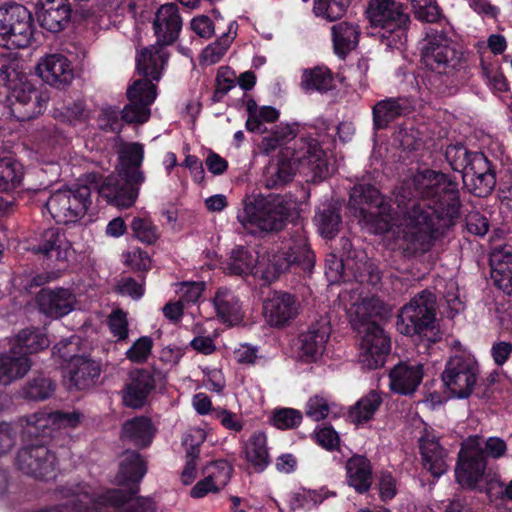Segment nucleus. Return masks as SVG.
<instances>
[{
    "instance_id": "obj_1",
    "label": "nucleus",
    "mask_w": 512,
    "mask_h": 512,
    "mask_svg": "<svg viewBox=\"0 0 512 512\" xmlns=\"http://www.w3.org/2000/svg\"><path fill=\"white\" fill-rule=\"evenodd\" d=\"M402 218L398 228L401 247L408 255L428 252L442 226H449L460 210L458 183L432 169L417 171L404 182L396 195Z\"/></svg>"
},
{
    "instance_id": "obj_2",
    "label": "nucleus",
    "mask_w": 512,
    "mask_h": 512,
    "mask_svg": "<svg viewBox=\"0 0 512 512\" xmlns=\"http://www.w3.org/2000/svg\"><path fill=\"white\" fill-rule=\"evenodd\" d=\"M298 131L296 123H280L263 137L261 149L264 153L280 149L277 162L270 163L263 172L267 188L291 181L297 172L312 182L330 175V166L318 142L314 139H296Z\"/></svg>"
},
{
    "instance_id": "obj_3",
    "label": "nucleus",
    "mask_w": 512,
    "mask_h": 512,
    "mask_svg": "<svg viewBox=\"0 0 512 512\" xmlns=\"http://www.w3.org/2000/svg\"><path fill=\"white\" fill-rule=\"evenodd\" d=\"M156 41L154 45L139 51L136 57L137 71L144 79H138L127 89L129 103L121 111V118L127 123H145L150 117V105L156 98V85L168 61V53Z\"/></svg>"
},
{
    "instance_id": "obj_4",
    "label": "nucleus",
    "mask_w": 512,
    "mask_h": 512,
    "mask_svg": "<svg viewBox=\"0 0 512 512\" xmlns=\"http://www.w3.org/2000/svg\"><path fill=\"white\" fill-rule=\"evenodd\" d=\"M445 158L454 171L462 173L463 183L470 192L478 197L491 193L496 178L483 153H470L462 144H455L446 148Z\"/></svg>"
},
{
    "instance_id": "obj_5",
    "label": "nucleus",
    "mask_w": 512,
    "mask_h": 512,
    "mask_svg": "<svg viewBox=\"0 0 512 512\" xmlns=\"http://www.w3.org/2000/svg\"><path fill=\"white\" fill-rule=\"evenodd\" d=\"M422 59L424 64L432 71L427 75L431 81L435 75L442 74L447 77H462L467 68V63L461 51L444 31L430 29L426 33L422 46Z\"/></svg>"
},
{
    "instance_id": "obj_6",
    "label": "nucleus",
    "mask_w": 512,
    "mask_h": 512,
    "mask_svg": "<svg viewBox=\"0 0 512 512\" xmlns=\"http://www.w3.org/2000/svg\"><path fill=\"white\" fill-rule=\"evenodd\" d=\"M371 27L379 28L386 45L399 49L407 40L410 16L405 6L395 0H370L366 9Z\"/></svg>"
},
{
    "instance_id": "obj_7",
    "label": "nucleus",
    "mask_w": 512,
    "mask_h": 512,
    "mask_svg": "<svg viewBox=\"0 0 512 512\" xmlns=\"http://www.w3.org/2000/svg\"><path fill=\"white\" fill-rule=\"evenodd\" d=\"M349 206L354 216L370 233L380 234L390 229L392 222L390 206L384 202L375 187L369 184L354 186Z\"/></svg>"
},
{
    "instance_id": "obj_8",
    "label": "nucleus",
    "mask_w": 512,
    "mask_h": 512,
    "mask_svg": "<svg viewBox=\"0 0 512 512\" xmlns=\"http://www.w3.org/2000/svg\"><path fill=\"white\" fill-rule=\"evenodd\" d=\"M314 259L315 256L308 245L303 229L298 228L280 248L267 253L266 267L262 271V278L268 283L275 281L292 265H298L304 270H311L314 266Z\"/></svg>"
},
{
    "instance_id": "obj_9",
    "label": "nucleus",
    "mask_w": 512,
    "mask_h": 512,
    "mask_svg": "<svg viewBox=\"0 0 512 512\" xmlns=\"http://www.w3.org/2000/svg\"><path fill=\"white\" fill-rule=\"evenodd\" d=\"M81 184L59 189L51 194L46 201V207L58 223H73L81 219L91 204L92 186L85 177Z\"/></svg>"
},
{
    "instance_id": "obj_10",
    "label": "nucleus",
    "mask_w": 512,
    "mask_h": 512,
    "mask_svg": "<svg viewBox=\"0 0 512 512\" xmlns=\"http://www.w3.org/2000/svg\"><path fill=\"white\" fill-rule=\"evenodd\" d=\"M34 34L33 16L21 4L0 7V47L26 48Z\"/></svg>"
},
{
    "instance_id": "obj_11",
    "label": "nucleus",
    "mask_w": 512,
    "mask_h": 512,
    "mask_svg": "<svg viewBox=\"0 0 512 512\" xmlns=\"http://www.w3.org/2000/svg\"><path fill=\"white\" fill-rule=\"evenodd\" d=\"M436 315V298L423 290L404 305L398 313L397 330L407 336L419 335L432 328Z\"/></svg>"
},
{
    "instance_id": "obj_12",
    "label": "nucleus",
    "mask_w": 512,
    "mask_h": 512,
    "mask_svg": "<svg viewBox=\"0 0 512 512\" xmlns=\"http://www.w3.org/2000/svg\"><path fill=\"white\" fill-rule=\"evenodd\" d=\"M479 367L475 357L466 352L452 355L446 362L442 381L457 398L471 395L478 379Z\"/></svg>"
},
{
    "instance_id": "obj_13",
    "label": "nucleus",
    "mask_w": 512,
    "mask_h": 512,
    "mask_svg": "<svg viewBox=\"0 0 512 512\" xmlns=\"http://www.w3.org/2000/svg\"><path fill=\"white\" fill-rule=\"evenodd\" d=\"M485 470L483 441L479 436H470L461 444L455 469L456 480L463 487L475 489L482 481Z\"/></svg>"
},
{
    "instance_id": "obj_14",
    "label": "nucleus",
    "mask_w": 512,
    "mask_h": 512,
    "mask_svg": "<svg viewBox=\"0 0 512 512\" xmlns=\"http://www.w3.org/2000/svg\"><path fill=\"white\" fill-rule=\"evenodd\" d=\"M85 180L92 186V190H96L108 203L123 208L134 204L141 184L125 179L119 173L102 180L99 173L91 172L85 175Z\"/></svg>"
},
{
    "instance_id": "obj_15",
    "label": "nucleus",
    "mask_w": 512,
    "mask_h": 512,
    "mask_svg": "<svg viewBox=\"0 0 512 512\" xmlns=\"http://www.w3.org/2000/svg\"><path fill=\"white\" fill-rule=\"evenodd\" d=\"M362 333L358 355L359 363L368 370L382 367L391 351L390 337L375 322L367 323Z\"/></svg>"
},
{
    "instance_id": "obj_16",
    "label": "nucleus",
    "mask_w": 512,
    "mask_h": 512,
    "mask_svg": "<svg viewBox=\"0 0 512 512\" xmlns=\"http://www.w3.org/2000/svg\"><path fill=\"white\" fill-rule=\"evenodd\" d=\"M56 456L45 445H28L18 450L15 464L24 474L37 479L54 477Z\"/></svg>"
},
{
    "instance_id": "obj_17",
    "label": "nucleus",
    "mask_w": 512,
    "mask_h": 512,
    "mask_svg": "<svg viewBox=\"0 0 512 512\" xmlns=\"http://www.w3.org/2000/svg\"><path fill=\"white\" fill-rule=\"evenodd\" d=\"M262 315L271 327H284L297 318L301 310L298 298L284 291H274L263 301Z\"/></svg>"
},
{
    "instance_id": "obj_18",
    "label": "nucleus",
    "mask_w": 512,
    "mask_h": 512,
    "mask_svg": "<svg viewBox=\"0 0 512 512\" xmlns=\"http://www.w3.org/2000/svg\"><path fill=\"white\" fill-rule=\"evenodd\" d=\"M45 101L42 93L29 82L12 87L7 97L11 115L18 121H28L39 115Z\"/></svg>"
},
{
    "instance_id": "obj_19",
    "label": "nucleus",
    "mask_w": 512,
    "mask_h": 512,
    "mask_svg": "<svg viewBox=\"0 0 512 512\" xmlns=\"http://www.w3.org/2000/svg\"><path fill=\"white\" fill-rule=\"evenodd\" d=\"M146 473V466L138 452L127 450L121 456L119 464V473L115 477V482L120 486H127V489L117 488L126 495V499L117 508L126 504L133 495L138 492V483Z\"/></svg>"
},
{
    "instance_id": "obj_20",
    "label": "nucleus",
    "mask_w": 512,
    "mask_h": 512,
    "mask_svg": "<svg viewBox=\"0 0 512 512\" xmlns=\"http://www.w3.org/2000/svg\"><path fill=\"white\" fill-rule=\"evenodd\" d=\"M101 374V366L88 356L73 358L66 367L64 375L65 383L69 390H88L98 381Z\"/></svg>"
},
{
    "instance_id": "obj_21",
    "label": "nucleus",
    "mask_w": 512,
    "mask_h": 512,
    "mask_svg": "<svg viewBox=\"0 0 512 512\" xmlns=\"http://www.w3.org/2000/svg\"><path fill=\"white\" fill-rule=\"evenodd\" d=\"M36 302L42 314L52 319H58L74 310L76 298L74 293L67 288H43L38 292Z\"/></svg>"
},
{
    "instance_id": "obj_22",
    "label": "nucleus",
    "mask_w": 512,
    "mask_h": 512,
    "mask_svg": "<svg viewBox=\"0 0 512 512\" xmlns=\"http://www.w3.org/2000/svg\"><path fill=\"white\" fill-rule=\"evenodd\" d=\"M35 13L40 26L52 33L64 30L71 20L69 0H38Z\"/></svg>"
},
{
    "instance_id": "obj_23",
    "label": "nucleus",
    "mask_w": 512,
    "mask_h": 512,
    "mask_svg": "<svg viewBox=\"0 0 512 512\" xmlns=\"http://www.w3.org/2000/svg\"><path fill=\"white\" fill-rule=\"evenodd\" d=\"M330 333L331 326L326 318L312 324L299 335V356L305 361H316L323 355Z\"/></svg>"
},
{
    "instance_id": "obj_24",
    "label": "nucleus",
    "mask_w": 512,
    "mask_h": 512,
    "mask_svg": "<svg viewBox=\"0 0 512 512\" xmlns=\"http://www.w3.org/2000/svg\"><path fill=\"white\" fill-rule=\"evenodd\" d=\"M288 209L281 196H270L258 201V234L276 233L283 229Z\"/></svg>"
},
{
    "instance_id": "obj_25",
    "label": "nucleus",
    "mask_w": 512,
    "mask_h": 512,
    "mask_svg": "<svg viewBox=\"0 0 512 512\" xmlns=\"http://www.w3.org/2000/svg\"><path fill=\"white\" fill-rule=\"evenodd\" d=\"M36 72L43 81L58 87L68 85L74 77L71 62L59 53L43 57L36 66Z\"/></svg>"
},
{
    "instance_id": "obj_26",
    "label": "nucleus",
    "mask_w": 512,
    "mask_h": 512,
    "mask_svg": "<svg viewBox=\"0 0 512 512\" xmlns=\"http://www.w3.org/2000/svg\"><path fill=\"white\" fill-rule=\"evenodd\" d=\"M181 27L182 19L176 4L167 3L157 10L153 28L159 43H162V45L174 43L178 38Z\"/></svg>"
},
{
    "instance_id": "obj_27",
    "label": "nucleus",
    "mask_w": 512,
    "mask_h": 512,
    "mask_svg": "<svg viewBox=\"0 0 512 512\" xmlns=\"http://www.w3.org/2000/svg\"><path fill=\"white\" fill-rule=\"evenodd\" d=\"M413 109L412 101L407 97H390L376 102L372 108L374 129L387 128L391 122L407 116Z\"/></svg>"
},
{
    "instance_id": "obj_28",
    "label": "nucleus",
    "mask_w": 512,
    "mask_h": 512,
    "mask_svg": "<svg viewBox=\"0 0 512 512\" xmlns=\"http://www.w3.org/2000/svg\"><path fill=\"white\" fill-rule=\"evenodd\" d=\"M31 250L35 254H42L47 258L54 257L55 260L64 262L69 257L71 244L59 228L52 227L39 234Z\"/></svg>"
},
{
    "instance_id": "obj_29",
    "label": "nucleus",
    "mask_w": 512,
    "mask_h": 512,
    "mask_svg": "<svg viewBox=\"0 0 512 512\" xmlns=\"http://www.w3.org/2000/svg\"><path fill=\"white\" fill-rule=\"evenodd\" d=\"M423 379V365L400 362L389 372L390 389L398 394H413Z\"/></svg>"
},
{
    "instance_id": "obj_30",
    "label": "nucleus",
    "mask_w": 512,
    "mask_h": 512,
    "mask_svg": "<svg viewBox=\"0 0 512 512\" xmlns=\"http://www.w3.org/2000/svg\"><path fill=\"white\" fill-rule=\"evenodd\" d=\"M153 375L144 369H137L130 373V382L126 384L122 400L125 406L134 409L145 405L149 393L154 389Z\"/></svg>"
},
{
    "instance_id": "obj_31",
    "label": "nucleus",
    "mask_w": 512,
    "mask_h": 512,
    "mask_svg": "<svg viewBox=\"0 0 512 512\" xmlns=\"http://www.w3.org/2000/svg\"><path fill=\"white\" fill-rule=\"evenodd\" d=\"M491 279L507 295H512V252L506 246L494 247L490 254Z\"/></svg>"
},
{
    "instance_id": "obj_32",
    "label": "nucleus",
    "mask_w": 512,
    "mask_h": 512,
    "mask_svg": "<svg viewBox=\"0 0 512 512\" xmlns=\"http://www.w3.org/2000/svg\"><path fill=\"white\" fill-rule=\"evenodd\" d=\"M420 453L423 466L434 477H439L446 472V451L441 447L437 437L425 432L419 439Z\"/></svg>"
},
{
    "instance_id": "obj_33",
    "label": "nucleus",
    "mask_w": 512,
    "mask_h": 512,
    "mask_svg": "<svg viewBox=\"0 0 512 512\" xmlns=\"http://www.w3.org/2000/svg\"><path fill=\"white\" fill-rule=\"evenodd\" d=\"M346 482L357 493L370 490L373 482L371 462L363 455H353L345 463Z\"/></svg>"
},
{
    "instance_id": "obj_34",
    "label": "nucleus",
    "mask_w": 512,
    "mask_h": 512,
    "mask_svg": "<svg viewBox=\"0 0 512 512\" xmlns=\"http://www.w3.org/2000/svg\"><path fill=\"white\" fill-rule=\"evenodd\" d=\"M144 158V148L140 143H126L119 150V167L120 176L136 183L144 182V174L140 170Z\"/></svg>"
},
{
    "instance_id": "obj_35",
    "label": "nucleus",
    "mask_w": 512,
    "mask_h": 512,
    "mask_svg": "<svg viewBox=\"0 0 512 512\" xmlns=\"http://www.w3.org/2000/svg\"><path fill=\"white\" fill-rule=\"evenodd\" d=\"M31 367L30 358L12 347L8 353L0 354V384L7 386L22 379Z\"/></svg>"
},
{
    "instance_id": "obj_36",
    "label": "nucleus",
    "mask_w": 512,
    "mask_h": 512,
    "mask_svg": "<svg viewBox=\"0 0 512 512\" xmlns=\"http://www.w3.org/2000/svg\"><path fill=\"white\" fill-rule=\"evenodd\" d=\"M155 432L156 429L152 421L147 417L139 416L127 420L123 424L121 438L136 447L145 448L151 444Z\"/></svg>"
},
{
    "instance_id": "obj_37",
    "label": "nucleus",
    "mask_w": 512,
    "mask_h": 512,
    "mask_svg": "<svg viewBox=\"0 0 512 512\" xmlns=\"http://www.w3.org/2000/svg\"><path fill=\"white\" fill-rule=\"evenodd\" d=\"M331 32L334 51L338 56L345 57L358 44L360 30L355 23H337L332 26Z\"/></svg>"
},
{
    "instance_id": "obj_38",
    "label": "nucleus",
    "mask_w": 512,
    "mask_h": 512,
    "mask_svg": "<svg viewBox=\"0 0 512 512\" xmlns=\"http://www.w3.org/2000/svg\"><path fill=\"white\" fill-rule=\"evenodd\" d=\"M340 243L347 269L357 280L363 281L366 274H372V264L363 250L354 249L351 240L346 237H342Z\"/></svg>"
},
{
    "instance_id": "obj_39",
    "label": "nucleus",
    "mask_w": 512,
    "mask_h": 512,
    "mask_svg": "<svg viewBox=\"0 0 512 512\" xmlns=\"http://www.w3.org/2000/svg\"><path fill=\"white\" fill-rule=\"evenodd\" d=\"M217 316L230 325L238 323L242 318L241 307L236 296L227 288L217 290L214 299Z\"/></svg>"
},
{
    "instance_id": "obj_40",
    "label": "nucleus",
    "mask_w": 512,
    "mask_h": 512,
    "mask_svg": "<svg viewBox=\"0 0 512 512\" xmlns=\"http://www.w3.org/2000/svg\"><path fill=\"white\" fill-rule=\"evenodd\" d=\"M49 345L50 341L41 329L27 328L17 334L12 347H15L20 355L28 356L48 348Z\"/></svg>"
},
{
    "instance_id": "obj_41",
    "label": "nucleus",
    "mask_w": 512,
    "mask_h": 512,
    "mask_svg": "<svg viewBox=\"0 0 512 512\" xmlns=\"http://www.w3.org/2000/svg\"><path fill=\"white\" fill-rule=\"evenodd\" d=\"M381 404V395L377 391L372 390L368 394L361 397L350 408L348 418L352 423L356 425L366 423L374 417Z\"/></svg>"
},
{
    "instance_id": "obj_42",
    "label": "nucleus",
    "mask_w": 512,
    "mask_h": 512,
    "mask_svg": "<svg viewBox=\"0 0 512 512\" xmlns=\"http://www.w3.org/2000/svg\"><path fill=\"white\" fill-rule=\"evenodd\" d=\"M301 85L307 91H318L321 93L335 88L334 77L331 71L324 66H317L311 70H305Z\"/></svg>"
},
{
    "instance_id": "obj_43",
    "label": "nucleus",
    "mask_w": 512,
    "mask_h": 512,
    "mask_svg": "<svg viewBox=\"0 0 512 512\" xmlns=\"http://www.w3.org/2000/svg\"><path fill=\"white\" fill-rule=\"evenodd\" d=\"M22 165L12 157L0 158V192H10L22 182Z\"/></svg>"
},
{
    "instance_id": "obj_44",
    "label": "nucleus",
    "mask_w": 512,
    "mask_h": 512,
    "mask_svg": "<svg viewBox=\"0 0 512 512\" xmlns=\"http://www.w3.org/2000/svg\"><path fill=\"white\" fill-rule=\"evenodd\" d=\"M55 390L53 381L44 374L34 375L21 388V394L25 399L42 401L48 399Z\"/></svg>"
},
{
    "instance_id": "obj_45",
    "label": "nucleus",
    "mask_w": 512,
    "mask_h": 512,
    "mask_svg": "<svg viewBox=\"0 0 512 512\" xmlns=\"http://www.w3.org/2000/svg\"><path fill=\"white\" fill-rule=\"evenodd\" d=\"M226 270L231 274L254 278L252 255L243 246L233 249L226 263Z\"/></svg>"
},
{
    "instance_id": "obj_46",
    "label": "nucleus",
    "mask_w": 512,
    "mask_h": 512,
    "mask_svg": "<svg viewBox=\"0 0 512 512\" xmlns=\"http://www.w3.org/2000/svg\"><path fill=\"white\" fill-rule=\"evenodd\" d=\"M318 230L325 238H333L339 231L341 216L331 207L324 208L316 215Z\"/></svg>"
},
{
    "instance_id": "obj_47",
    "label": "nucleus",
    "mask_w": 512,
    "mask_h": 512,
    "mask_svg": "<svg viewBox=\"0 0 512 512\" xmlns=\"http://www.w3.org/2000/svg\"><path fill=\"white\" fill-rule=\"evenodd\" d=\"M351 321L356 324L357 322L363 325V328L368 322V319L379 313L378 300L375 298H364L351 305L348 310Z\"/></svg>"
},
{
    "instance_id": "obj_48",
    "label": "nucleus",
    "mask_w": 512,
    "mask_h": 512,
    "mask_svg": "<svg viewBox=\"0 0 512 512\" xmlns=\"http://www.w3.org/2000/svg\"><path fill=\"white\" fill-rule=\"evenodd\" d=\"M350 0H315L314 13L329 21L341 18L349 6Z\"/></svg>"
},
{
    "instance_id": "obj_49",
    "label": "nucleus",
    "mask_w": 512,
    "mask_h": 512,
    "mask_svg": "<svg viewBox=\"0 0 512 512\" xmlns=\"http://www.w3.org/2000/svg\"><path fill=\"white\" fill-rule=\"evenodd\" d=\"M302 419L303 415L301 411L297 409L279 408L272 412L270 421L276 428L286 430L298 427Z\"/></svg>"
},
{
    "instance_id": "obj_50",
    "label": "nucleus",
    "mask_w": 512,
    "mask_h": 512,
    "mask_svg": "<svg viewBox=\"0 0 512 512\" xmlns=\"http://www.w3.org/2000/svg\"><path fill=\"white\" fill-rule=\"evenodd\" d=\"M237 220L241 225L242 232L254 235L256 231V196H247L238 210Z\"/></svg>"
},
{
    "instance_id": "obj_51",
    "label": "nucleus",
    "mask_w": 512,
    "mask_h": 512,
    "mask_svg": "<svg viewBox=\"0 0 512 512\" xmlns=\"http://www.w3.org/2000/svg\"><path fill=\"white\" fill-rule=\"evenodd\" d=\"M130 227L133 236L148 245L154 244L159 238L157 227L148 219L134 218Z\"/></svg>"
},
{
    "instance_id": "obj_52",
    "label": "nucleus",
    "mask_w": 512,
    "mask_h": 512,
    "mask_svg": "<svg viewBox=\"0 0 512 512\" xmlns=\"http://www.w3.org/2000/svg\"><path fill=\"white\" fill-rule=\"evenodd\" d=\"M416 19L421 22L435 23L441 17V12L435 0H411Z\"/></svg>"
},
{
    "instance_id": "obj_53",
    "label": "nucleus",
    "mask_w": 512,
    "mask_h": 512,
    "mask_svg": "<svg viewBox=\"0 0 512 512\" xmlns=\"http://www.w3.org/2000/svg\"><path fill=\"white\" fill-rule=\"evenodd\" d=\"M233 468L225 460H219L207 467L206 476L216 486V490L225 487L231 478Z\"/></svg>"
},
{
    "instance_id": "obj_54",
    "label": "nucleus",
    "mask_w": 512,
    "mask_h": 512,
    "mask_svg": "<svg viewBox=\"0 0 512 512\" xmlns=\"http://www.w3.org/2000/svg\"><path fill=\"white\" fill-rule=\"evenodd\" d=\"M236 83V73L230 67H220L216 76V89L213 95L214 101H220Z\"/></svg>"
},
{
    "instance_id": "obj_55",
    "label": "nucleus",
    "mask_w": 512,
    "mask_h": 512,
    "mask_svg": "<svg viewBox=\"0 0 512 512\" xmlns=\"http://www.w3.org/2000/svg\"><path fill=\"white\" fill-rule=\"evenodd\" d=\"M232 41L233 37L229 33H224L219 39L203 50V58L211 64L218 62L226 53Z\"/></svg>"
},
{
    "instance_id": "obj_56",
    "label": "nucleus",
    "mask_w": 512,
    "mask_h": 512,
    "mask_svg": "<svg viewBox=\"0 0 512 512\" xmlns=\"http://www.w3.org/2000/svg\"><path fill=\"white\" fill-rule=\"evenodd\" d=\"M120 110L116 107H104L98 118L99 128L106 132L119 133L122 128Z\"/></svg>"
},
{
    "instance_id": "obj_57",
    "label": "nucleus",
    "mask_w": 512,
    "mask_h": 512,
    "mask_svg": "<svg viewBox=\"0 0 512 512\" xmlns=\"http://www.w3.org/2000/svg\"><path fill=\"white\" fill-rule=\"evenodd\" d=\"M152 346L153 341L150 337H141L127 351V358L136 363L144 362L148 358Z\"/></svg>"
},
{
    "instance_id": "obj_58",
    "label": "nucleus",
    "mask_w": 512,
    "mask_h": 512,
    "mask_svg": "<svg viewBox=\"0 0 512 512\" xmlns=\"http://www.w3.org/2000/svg\"><path fill=\"white\" fill-rule=\"evenodd\" d=\"M80 413L76 411H54L47 414V422L56 428L76 427L80 422Z\"/></svg>"
},
{
    "instance_id": "obj_59",
    "label": "nucleus",
    "mask_w": 512,
    "mask_h": 512,
    "mask_svg": "<svg viewBox=\"0 0 512 512\" xmlns=\"http://www.w3.org/2000/svg\"><path fill=\"white\" fill-rule=\"evenodd\" d=\"M329 405L326 399L318 395L311 397L306 404V415L314 421H320L327 417Z\"/></svg>"
},
{
    "instance_id": "obj_60",
    "label": "nucleus",
    "mask_w": 512,
    "mask_h": 512,
    "mask_svg": "<svg viewBox=\"0 0 512 512\" xmlns=\"http://www.w3.org/2000/svg\"><path fill=\"white\" fill-rule=\"evenodd\" d=\"M347 269L345 259H338L335 255H330L326 259L325 274L329 281L337 282L344 277V270Z\"/></svg>"
},
{
    "instance_id": "obj_61",
    "label": "nucleus",
    "mask_w": 512,
    "mask_h": 512,
    "mask_svg": "<svg viewBox=\"0 0 512 512\" xmlns=\"http://www.w3.org/2000/svg\"><path fill=\"white\" fill-rule=\"evenodd\" d=\"M78 343L79 341L76 337L61 340L54 346V353L69 364L73 358H78L79 356L75 354L78 350Z\"/></svg>"
},
{
    "instance_id": "obj_62",
    "label": "nucleus",
    "mask_w": 512,
    "mask_h": 512,
    "mask_svg": "<svg viewBox=\"0 0 512 512\" xmlns=\"http://www.w3.org/2000/svg\"><path fill=\"white\" fill-rule=\"evenodd\" d=\"M199 456L198 445H191L186 452V464L182 472V482L185 485L190 484L196 478V459Z\"/></svg>"
},
{
    "instance_id": "obj_63",
    "label": "nucleus",
    "mask_w": 512,
    "mask_h": 512,
    "mask_svg": "<svg viewBox=\"0 0 512 512\" xmlns=\"http://www.w3.org/2000/svg\"><path fill=\"white\" fill-rule=\"evenodd\" d=\"M108 325L114 336H117L118 339H125L128 335V323L126 320V315L120 311H114L108 320Z\"/></svg>"
},
{
    "instance_id": "obj_64",
    "label": "nucleus",
    "mask_w": 512,
    "mask_h": 512,
    "mask_svg": "<svg viewBox=\"0 0 512 512\" xmlns=\"http://www.w3.org/2000/svg\"><path fill=\"white\" fill-rule=\"evenodd\" d=\"M466 227L474 235L483 236L488 231V220L479 212L473 211L466 216Z\"/></svg>"
}]
</instances>
